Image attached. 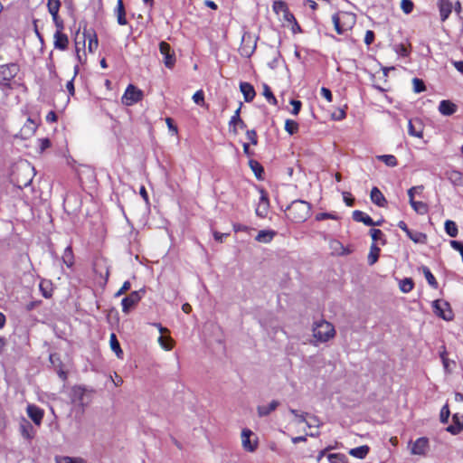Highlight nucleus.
Returning a JSON list of instances; mask_svg holds the SVG:
<instances>
[{
    "instance_id": "f257e3e1",
    "label": "nucleus",
    "mask_w": 463,
    "mask_h": 463,
    "mask_svg": "<svg viewBox=\"0 0 463 463\" xmlns=\"http://www.w3.org/2000/svg\"><path fill=\"white\" fill-rule=\"evenodd\" d=\"M287 216L294 222H304L310 216L311 205L302 200H296L287 208Z\"/></svg>"
},
{
    "instance_id": "f03ea898",
    "label": "nucleus",
    "mask_w": 463,
    "mask_h": 463,
    "mask_svg": "<svg viewBox=\"0 0 463 463\" xmlns=\"http://www.w3.org/2000/svg\"><path fill=\"white\" fill-rule=\"evenodd\" d=\"M18 72L16 64H5L0 66V90L2 94L0 99H5L12 90V80Z\"/></svg>"
},
{
    "instance_id": "7ed1b4c3",
    "label": "nucleus",
    "mask_w": 463,
    "mask_h": 463,
    "mask_svg": "<svg viewBox=\"0 0 463 463\" xmlns=\"http://www.w3.org/2000/svg\"><path fill=\"white\" fill-rule=\"evenodd\" d=\"M332 23L338 34H345L356 23V15L351 12L339 11L333 14Z\"/></svg>"
},
{
    "instance_id": "20e7f679",
    "label": "nucleus",
    "mask_w": 463,
    "mask_h": 463,
    "mask_svg": "<svg viewBox=\"0 0 463 463\" xmlns=\"http://www.w3.org/2000/svg\"><path fill=\"white\" fill-rule=\"evenodd\" d=\"M312 333V335L317 343L328 342L335 335L334 326L324 319L314 322Z\"/></svg>"
},
{
    "instance_id": "39448f33",
    "label": "nucleus",
    "mask_w": 463,
    "mask_h": 463,
    "mask_svg": "<svg viewBox=\"0 0 463 463\" xmlns=\"http://www.w3.org/2000/svg\"><path fill=\"white\" fill-rule=\"evenodd\" d=\"M92 394V389H89L82 385H75L71 388L70 399L75 406L84 409L90 403Z\"/></svg>"
},
{
    "instance_id": "423d86ee",
    "label": "nucleus",
    "mask_w": 463,
    "mask_h": 463,
    "mask_svg": "<svg viewBox=\"0 0 463 463\" xmlns=\"http://www.w3.org/2000/svg\"><path fill=\"white\" fill-rule=\"evenodd\" d=\"M256 49V39L249 33H245L241 38L239 52L241 56L250 58Z\"/></svg>"
},
{
    "instance_id": "0eeeda50",
    "label": "nucleus",
    "mask_w": 463,
    "mask_h": 463,
    "mask_svg": "<svg viewBox=\"0 0 463 463\" xmlns=\"http://www.w3.org/2000/svg\"><path fill=\"white\" fill-rule=\"evenodd\" d=\"M143 98V92L141 90L137 89L136 86L129 84L123 96H122V103L126 106H132L135 103L141 100Z\"/></svg>"
},
{
    "instance_id": "6e6552de",
    "label": "nucleus",
    "mask_w": 463,
    "mask_h": 463,
    "mask_svg": "<svg viewBox=\"0 0 463 463\" xmlns=\"http://www.w3.org/2000/svg\"><path fill=\"white\" fill-rule=\"evenodd\" d=\"M423 186L418 185V186H412L408 190V196H409V202L411 206V208L418 213V214H426L429 211V207L427 203L420 202V201H415L413 199V192H422Z\"/></svg>"
},
{
    "instance_id": "1a4fd4ad",
    "label": "nucleus",
    "mask_w": 463,
    "mask_h": 463,
    "mask_svg": "<svg viewBox=\"0 0 463 463\" xmlns=\"http://www.w3.org/2000/svg\"><path fill=\"white\" fill-rule=\"evenodd\" d=\"M434 313L443 318L444 320L449 321L453 318V313L449 304L445 300H435L432 303Z\"/></svg>"
},
{
    "instance_id": "9d476101",
    "label": "nucleus",
    "mask_w": 463,
    "mask_h": 463,
    "mask_svg": "<svg viewBox=\"0 0 463 463\" xmlns=\"http://www.w3.org/2000/svg\"><path fill=\"white\" fill-rule=\"evenodd\" d=\"M272 8L276 14L281 17L285 22L297 24L294 15L289 12L285 2L281 0L274 1Z\"/></svg>"
},
{
    "instance_id": "9b49d317",
    "label": "nucleus",
    "mask_w": 463,
    "mask_h": 463,
    "mask_svg": "<svg viewBox=\"0 0 463 463\" xmlns=\"http://www.w3.org/2000/svg\"><path fill=\"white\" fill-rule=\"evenodd\" d=\"M410 452L415 456H425L429 449V439L425 437L417 439L409 443Z\"/></svg>"
},
{
    "instance_id": "f8f14e48",
    "label": "nucleus",
    "mask_w": 463,
    "mask_h": 463,
    "mask_svg": "<svg viewBox=\"0 0 463 463\" xmlns=\"http://www.w3.org/2000/svg\"><path fill=\"white\" fill-rule=\"evenodd\" d=\"M160 53L164 56V64L165 67L171 69L175 63V55L171 46L165 43L161 42L159 43Z\"/></svg>"
},
{
    "instance_id": "ddd939ff",
    "label": "nucleus",
    "mask_w": 463,
    "mask_h": 463,
    "mask_svg": "<svg viewBox=\"0 0 463 463\" xmlns=\"http://www.w3.org/2000/svg\"><path fill=\"white\" fill-rule=\"evenodd\" d=\"M253 432L249 429H243L241 431V445L242 448L248 452H254L258 448L257 438L251 439Z\"/></svg>"
},
{
    "instance_id": "4468645a",
    "label": "nucleus",
    "mask_w": 463,
    "mask_h": 463,
    "mask_svg": "<svg viewBox=\"0 0 463 463\" xmlns=\"http://www.w3.org/2000/svg\"><path fill=\"white\" fill-rule=\"evenodd\" d=\"M142 291H133L128 297L124 298L121 301L122 311L128 313L129 310L136 306L142 298Z\"/></svg>"
},
{
    "instance_id": "2eb2a0df",
    "label": "nucleus",
    "mask_w": 463,
    "mask_h": 463,
    "mask_svg": "<svg viewBox=\"0 0 463 463\" xmlns=\"http://www.w3.org/2000/svg\"><path fill=\"white\" fill-rule=\"evenodd\" d=\"M26 412L28 417L33 421L36 426H40L42 424L44 411L43 409L39 408L34 404H28L26 408Z\"/></svg>"
},
{
    "instance_id": "dca6fc26",
    "label": "nucleus",
    "mask_w": 463,
    "mask_h": 463,
    "mask_svg": "<svg viewBox=\"0 0 463 463\" xmlns=\"http://www.w3.org/2000/svg\"><path fill=\"white\" fill-rule=\"evenodd\" d=\"M241 108L236 109L233 116L231 118L229 121V130L234 135L238 134L239 129H245L246 124L240 117Z\"/></svg>"
},
{
    "instance_id": "f3484780",
    "label": "nucleus",
    "mask_w": 463,
    "mask_h": 463,
    "mask_svg": "<svg viewBox=\"0 0 463 463\" xmlns=\"http://www.w3.org/2000/svg\"><path fill=\"white\" fill-rule=\"evenodd\" d=\"M269 209V202L267 194L260 190V196L256 207V214L261 218L267 216Z\"/></svg>"
},
{
    "instance_id": "a211bd4d",
    "label": "nucleus",
    "mask_w": 463,
    "mask_h": 463,
    "mask_svg": "<svg viewBox=\"0 0 463 463\" xmlns=\"http://www.w3.org/2000/svg\"><path fill=\"white\" fill-rule=\"evenodd\" d=\"M37 127L38 123L35 120L29 118L19 132L21 138L27 139L30 137H32L35 133Z\"/></svg>"
},
{
    "instance_id": "6ab92c4d",
    "label": "nucleus",
    "mask_w": 463,
    "mask_h": 463,
    "mask_svg": "<svg viewBox=\"0 0 463 463\" xmlns=\"http://www.w3.org/2000/svg\"><path fill=\"white\" fill-rule=\"evenodd\" d=\"M20 433L23 438L31 440L35 435V430L27 420L23 419L20 422Z\"/></svg>"
},
{
    "instance_id": "aec40b11",
    "label": "nucleus",
    "mask_w": 463,
    "mask_h": 463,
    "mask_svg": "<svg viewBox=\"0 0 463 463\" xmlns=\"http://www.w3.org/2000/svg\"><path fill=\"white\" fill-rule=\"evenodd\" d=\"M53 44L56 49L64 51L67 49L69 44L68 36L62 33V31H56L53 35Z\"/></svg>"
},
{
    "instance_id": "412c9836",
    "label": "nucleus",
    "mask_w": 463,
    "mask_h": 463,
    "mask_svg": "<svg viewBox=\"0 0 463 463\" xmlns=\"http://www.w3.org/2000/svg\"><path fill=\"white\" fill-rule=\"evenodd\" d=\"M279 405L277 400H272L268 404L259 405L257 407V413L259 417H265L274 411Z\"/></svg>"
},
{
    "instance_id": "4be33fe9",
    "label": "nucleus",
    "mask_w": 463,
    "mask_h": 463,
    "mask_svg": "<svg viewBox=\"0 0 463 463\" xmlns=\"http://www.w3.org/2000/svg\"><path fill=\"white\" fill-rule=\"evenodd\" d=\"M240 90L244 97V100L246 102H250L256 96L255 90L253 86L249 82H241Z\"/></svg>"
},
{
    "instance_id": "5701e85b",
    "label": "nucleus",
    "mask_w": 463,
    "mask_h": 463,
    "mask_svg": "<svg viewBox=\"0 0 463 463\" xmlns=\"http://www.w3.org/2000/svg\"><path fill=\"white\" fill-rule=\"evenodd\" d=\"M453 424L447 428V430L451 434H458L463 429V414L456 413L452 417Z\"/></svg>"
},
{
    "instance_id": "b1692460",
    "label": "nucleus",
    "mask_w": 463,
    "mask_h": 463,
    "mask_svg": "<svg viewBox=\"0 0 463 463\" xmlns=\"http://www.w3.org/2000/svg\"><path fill=\"white\" fill-rule=\"evenodd\" d=\"M438 5L441 21L449 18L452 11V4L449 0H438Z\"/></svg>"
},
{
    "instance_id": "393cba45",
    "label": "nucleus",
    "mask_w": 463,
    "mask_h": 463,
    "mask_svg": "<svg viewBox=\"0 0 463 463\" xmlns=\"http://www.w3.org/2000/svg\"><path fill=\"white\" fill-rule=\"evenodd\" d=\"M448 180L455 186H463V174L458 170L452 169L445 173Z\"/></svg>"
},
{
    "instance_id": "a878e982",
    "label": "nucleus",
    "mask_w": 463,
    "mask_h": 463,
    "mask_svg": "<svg viewBox=\"0 0 463 463\" xmlns=\"http://www.w3.org/2000/svg\"><path fill=\"white\" fill-rule=\"evenodd\" d=\"M353 219L355 222H363L367 226L379 225V223H375L368 214L359 210H355L353 212Z\"/></svg>"
},
{
    "instance_id": "bb28decb",
    "label": "nucleus",
    "mask_w": 463,
    "mask_h": 463,
    "mask_svg": "<svg viewBox=\"0 0 463 463\" xmlns=\"http://www.w3.org/2000/svg\"><path fill=\"white\" fill-rule=\"evenodd\" d=\"M457 110V106L449 100H442L439 106V111L444 116H450Z\"/></svg>"
},
{
    "instance_id": "cd10ccee",
    "label": "nucleus",
    "mask_w": 463,
    "mask_h": 463,
    "mask_svg": "<svg viewBox=\"0 0 463 463\" xmlns=\"http://www.w3.org/2000/svg\"><path fill=\"white\" fill-rule=\"evenodd\" d=\"M115 14L118 24L126 25L128 24L125 7L122 0H118L117 6L115 8Z\"/></svg>"
},
{
    "instance_id": "c85d7f7f",
    "label": "nucleus",
    "mask_w": 463,
    "mask_h": 463,
    "mask_svg": "<svg viewBox=\"0 0 463 463\" xmlns=\"http://www.w3.org/2000/svg\"><path fill=\"white\" fill-rule=\"evenodd\" d=\"M86 38H88V40H89V43H88L89 51L90 52H95L99 45V42H98L96 33L94 32H88L87 33H83V42H82L83 45L85 44Z\"/></svg>"
},
{
    "instance_id": "c756f323",
    "label": "nucleus",
    "mask_w": 463,
    "mask_h": 463,
    "mask_svg": "<svg viewBox=\"0 0 463 463\" xmlns=\"http://www.w3.org/2000/svg\"><path fill=\"white\" fill-rule=\"evenodd\" d=\"M370 197H371L372 202L378 206L383 207L386 203L385 197L383 196V193L377 187H373L371 190Z\"/></svg>"
},
{
    "instance_id": "7c9ffc66",
    "label": "nucleus",
    "mask_w": 463,
    "mask_h": 463,
    "mask_svg": "<svg viewBox=\"0 0 463 463\" xmlns=\"http://www.w3.org/2000/svg\"><path fill=\"white\" fill-rule=\"evenodd\" d=\"M369 451H370L369 446L363 445L360 447L351 449L348 453L354 458L363 459L368 455Z\"/></svg>"
},
{
    "instance_id": "2f4dec72",
    "label": "nucleus",
    "mask_w": 463,
    "mask_h": 463,
    "mask_svg": "<svg viewBox=\"0 0 463 463\" xmlns=\"http://www.w3.org/2000/svg\"><path fill=\"white\" fill-rule=\"evenodd\" d=\"M275 235H276V232L273 231L262 230V231L259 232L255 240L261 243H269L273 240Z\"/></svg>"
},
{
    "instance_id": "473e14b6",
    "label": "nucleus",
    "mask_w": 463,
    "mask_h": 463,
    "mask_svg": "<svg viewBox=\"0 0 463 463\" xmlns=\"http://www.w3.org/2000/svg\"><path fill=\"white\" fill-rule=\"evenodd\" d=\"M407 236L415 243H419V244H426L427 243L428 237L423 232L410 230Z\"/></svg>"
},
{
    "instance_id": "72a5a7b5",
    "label": "nucleus",
    "mask_w": 463,
    "mask_h": 463,
    "mask_svg": "<svg viewBox=\"0 0 463 463\" xmlns=\"http://www.w3.org/2000/svg\"><path fill=\"white\" fill-rule=\"evenodd\" d=\"M408 131L409 134L412 137H422V129L420 128V124L419 121L410 120L408 124Z\"/></svg>"
},
{
    "instance_id": "f704fd0d",
    "label": "nucleus",
    "mask_w": 463,
    "mask_h": 463,
    "mask_svg": "<svg viewBox=\"0 0 463 463\" xmlns=\"http://www.w3.org/2000/svg\"><path fill=\"white\" fill-rule=\"evenodd\" d=\"M62 261L69 268L73 266L74 255L71 245L65 248L64 252L62 254Z\"/></svg>"
},
{
    "instance_id": "c9c22d12",
    "label": "nucleus",
    "mask_w": 463,
    "mask_h": 463,
    "mask_svg": "<svg viewBox=\"0 0 463 463\" xmlns=\"http://www.w3.org/2000/svg\"><path fill=\"white\" fill-rule=\"evenodd\" d=\"M157 342L160 345V346L165 351H170L174 348L175 341L169 335H160L157 339Z\"/></svg>"
},
{
    "instance_id": "e433bc0d",
    "label": "nucleus",
    "mask_w": 463,
    "mask_h": 463,
    "mask_svg": "<svg viewBox=\"0 0 463 463\" xmlns=\"http://www.w3.org/2000/svg\"><path fill=\"white\" fill-rule=\"evenodd\" d=\"M376 159L384 163L387 166L394 167L398 165V161L393 155L376 156Z\"/></svg>"
},
{
    "instance_id": "4c0bfd02",
    "label": "nucleus",
    "mask_w": 463,
    "mask_h": 463,
    "mask_svg": "<svg viewBox=\"0 0 463 463\" xmlns=\"http://www.w3.org/2000/svg\"><path fill=\"white\" fill-rule=\"evenodd\" d=\"M379 254H380V248L375 243H372V245L370 247V251L368 254L369 265H373L378 260Z\"/></svg>"
},
{
    "instance_id": "58836bf2",
    "label": "nucleus",
    "mask_w": 463,
    "mask_h": 463,
    "mask_svg": "<svg viewBox=\"0 0 463 463\" xmlns=\"http://www.w3.org/2000/svg\"><path fill=\"white\" fill-rule=\"evenodd\" d=\"M289 412L294 416V421L296 423H306L307 416H309V413L299 411L295 409L289 408Z\"/></svg>"
},
{
    "instance_id": "ea45409f",
    "label": "nucleus",
    "mask_w": 463,
    "mask_h": 463,
    "mask_svg": "<svg viewBox=\"0 0 463 463\" xmlns=\"http://www.w3.org/2000/svg\"><path fill=\"white\" fill-rule=\"evenodd\" d=\"M420 269H421L425 279H427L428 283L432 288H437V287H438L437 280H436L435 277L433 276V274L431 273V271L430 270V269L426 266H422Z\"/></svg>"
},
{
    "instance_id": "a19ab883",
    "label": "nucleus",
    "mask_w": 463,
    "mask_h": 463,
    "mask_svg": "<svg viewBox=\"0 0 463 463\" xmlns=\"http://www.w3.org/2000/svg\"><path fill=\"white\" fill-rule=\"evenodd\" d=\"M326 458L329 463H347V458L342 453H330Z\"/></svg>"
},
{
    "instance_id": "79ce46f5",
    "label": "nucleus",
    "mask_w": 463,
    "mask_h": 463,
    "mask_svg": "<svg viewBox=\"0 0 463 463\" xmlns=\"http://www.w3.org/2000/svg\"><path fill=\"white\" fill-rule=\"evenodd\" d=\"M370 234L373 240V243L376 244L378 241H380L383 245L385 244L384 234L381 230L372 229L370 231Z\"/></svg>"
},
{
    "instance_id": "37998d69",
    "label": "nucleus",
    "mask_w": 463,
    "mask_h": 463,
    "mask_svg": "<svg viewBox=\"0 0 463 463\" xmlns=\"http://www.w3.org/2000/svg\"><path fill=\"white\" fill-rule=\"evenodd\" d=\"M109 343L111 349L116 353L117 356L121 357L123 352L115 334L110 335Z\"/></svg>"
},
{
    "instance_id": "c03bdc74",
    "label": "nucleus",
    "mask_w": 463,
    "mask_h": 463,
    "mask_svg": "<svg viewBox=\"0 0 463 463\" xmlns=\"http://www.w3.org/2000/svg\"><path fill=\"white\" fill-rule=\"evenodd\" d=\"M56 463H86L81 458H71L68 456H60L55 458Z\"/></svg>"
},
{
    "instance_id": "a18cd8bd",
    "label": "nucleus",
    "mask_w": 463,
    "mask_h": 463,
    "mask_svg": "<svg viewBox=\"0 0 463 463\" xmlns=\"http://www.w3.org/2000/svg\"><path fill=\"white\" fill-rule=\"evenodd\" d=\"M262 89H263V96L266 98V99L268 100L269 103L272 104V105H276L277 104V99L276 97L273 95L270 88L266 84L264 83L262 85Z\"/></svg>"
},
{
    "instance_id": "49530a36",
    "label": "nucleus",
    "mask_w": 463,
    "mask_h": 463,
    "mask_svg": "<svg viewBox=\"0 0 463 463\" xmlns=\"http://www.w3.org/2000/svg\"><path fill=\"white\" fill-rule=\"evenodd\" d=\"M298 122H296L295 120L293 119H286L285 121V130L289 134V135H294L295 133H297L298 131Z\"/></svg>"
},
{
    "instance_id": "de8ad7c7",
    "label": "nucleus",
    "mask_w": 463,
    "mask_h": 463,
    "mask_svg": "<svg viewBox=\"0 0 463 463\" xmlns=\"http://www.w3.org/2000/svg\"><path fill=\"white\" fill-rule=\"evenodd\" d=\"M400 289L403 293H409L413 288V281L411 279H403L399 284Z\"/></svg>"
},
{
    "instance_id": "09e8293b",
    "label": "nucleus",
    "mask_w": 463,
    "mask_h": 463,
    "mask_svg": "<svg viewBox=\"0 0 463 463\" xmlns=\"http://www.w3.org/2000/svg\"><path fill=\"white\" fill-rule=\"evenodd\" d=\"M445 231L450 237L458 235V227L453 221L448 220L445 222Z\"/></svg>"
},
{
    "instance_id": "8fccbe9b",
    "label": "nucleus",
    "mask_w": 463,
    "mask_h": 463,
    "mask_svg": "<svg viewBox=\"0 0 463 463\" xmlns=\"http://www.w3.org/2000/svg\"><path fill=\"white\" fill-rule=\"evenodd\" d=\"M48 11L51 14H55V13H59L61 7L60 0H48L47 2Z\"/></svg>"
},
{
    "instance_id": "3c124183",
    "label": "nucleus",
    "mask_w": 463,
    "mask_h": 463,
    "mask_svg": "<svg viewBox=\"0 0 463 463\" xmlns=\"http://www.w3.org/2000/svg\"><path fill=\"white\" fill-rule=\"evenodd\" d=\"M306 425L309 429L314 428V427L319 428L322 425V422L317 416L309 415V416H307Z\"/></svg>"
},
{
    "instance_id": "603ef678",
    "label": "nucleus",
    "mask_w": 463,
    "mask_h": 463,
    "mask_svg": "<svg viewBox=\"0 0 463 463\" xmlns=\"http://www.w3.org/2000/svg\"><path fill=\"white\" fill-rule=\"evenodd\" d=\"M413 3L411 0H402L401 1V8L404 14H409L413 10Z\"/></svg>"
},
{
    "instance_id": "864d4df0",
    "label": "nucleus",
    "mask_w": 463,
    "mask_h": 463,
    "mask_svg": "<svg viewBox=\"0 0 463 463\" xmlns=\"http://www.w3.org/2000/svg\"><path fill=\"white\" fill-rule=\"evenodd\" d=\"M412 85H413V90L416 93L422 92L425 90L424 82L418 78H414L412 80Z\"/></svg>"
},
{
    "instance_id": "5fc2aeb1",
    "label": "nucleus",
    "mask_w": 463,
    "mask_h": 463,
    "mask_svg": "<svg viewBox=\"0 0 463 463\" xmlns=\"http://www.w3.org/2000/svg\"><path fill=\"white\" fill-rule=\"evenodd\" d=\"M329 244L330 248L336 253L341 254L344 252V246L340 241L336 240H331Z\"/></svg>"
},
{
    "instance_id": "6e6d98bb",
    "label": "nucleus",
    "mask_w": 463,
    "mask_h": 463,
    "mask_svg": "<svg viewBox=\"0 0 463 463\" xmlns=\"http://www.w3.org/2000/svg\"><path fill=\"white\" fill-rule=\"evenodd\" d=\"M450 411L449 406L446 404L441 408L439 418L442 423H447L449 420Z\"/></svg>"
},
{
    "instance_id": "4d7b16f0",
    "label": "nucleus",
    "mask_w": 463,
    "mask_h": 463,
    "mask_svg": "<svg viewBox=\"0 0 463 463\" xmlns=\"http://www.w3.org/2000/svg\"><path fill=\"white\" fill-rule=\"evenodd\" d=\"M326 219L338 220L339 217L335 213H320L316 215L317 221H323Z\"/></svg>"
},
{
    "instance_id": "13d9d810",
    "label": "nucleus",
    "mask_w": 463,
    "mask_h": 463,
    "mask_svg": "<svg viewBox=\"0 0 463 463\" xmlns=\"http://www.w3.org/2000/svg\"><path fill=\"white\" fill-rule=\"evenodd\" d=\"M193 100L197 105H201V106L203 105V103H204V94H203V91L202 90H197L193 95Z\"/></svg>"
},
{
    "instance_id": "bf43d9fd",
    "label": "nucleus",
    "mask_w": 463,
    "mask_h": 463,
    "mask_svg": "<svg viewBox=\"0 0 463 463\" xmlns=\"http://www.w3.org/2000/svg\"><path fill=\"white\" fill-rule=\"evenodd\" d=\"M250 165L253 172L255 173L256 176L260 177V174L263 172L262 166L257 161L253 160L250 162Z\"/></svg>"
},
{
    "instance_id": "052dcab7",
    "label": "nucleus",
    "mask_w": 463,
    "mask_h": 463,
    "mask_svg": "<svg viewBox=\"0 0 463 463\" xmlns=\"http://www.w3.org/2000/svg\"><path fill=\"white\" fill-rule=\"evenodd\" d=\"M52 17V21L56 26V31H62L63 30V22L61 20L59 14L55 13V14H51Z\"/></svg>"
},
{
    "instance_id": "680f3d73",
    "label": "nucleus",
    "mask_w": 463,
    "mask_h": 463,
    "mask_svg": "<svg viewBox=\"0 0 463 463\" xmlns=\"http://www.w3.org/2000/svg\"><path fill=\"white\" fill-rule=\"evenodd\" d=\"M246 137L247 138L249 139V141L252 144V145H257L258 143V138H257V133L255 130L251 129V130H247L246 132Z\"/></svg>"
},
{
    "instance_id": "e2e57ef3",
    "label": "nucleus",
    "mask_w": 463,
    "mask_h": 463,
    "mask_svg": "<svg viewBox=\"0 0 463 463\" xmlns=\"http://www.w3.org/2000/svg\"><path fill=\"white\" fill-rule=\"evenodd\" d=\"M131 284L129 281H125L122 285V287L116 292L115 297L118 298L124 293H126L128 290L130 289Z\"/></svg>"
},
{
    "instance_id": "0e129e2a",
    "label": "nucleus",
    "mask_w": 463,
    "mask_h": 463,
    "mask_svg": "<svg viewBox=\"0 0 463 463\" xmlns=\"http://www.w3.org/2000/svg\"><path fill=\"white\" fill-rule=\"evenodd\" d=\"M396 53L401 56H407L409 54V52L404 44H398L394 48Z\"/></svg>"
},
{
    "instance_id": "69168bd1",
    "label": "nucleus",
    "mask_w": 463,
    "mask_h": 463,
    "mask_svg": "<svg viewBox=\"0 0 463 463\" xmlns=\"http://www.w3.org/2000/svg\"><path fill=\"white\" fill-rule=\"evenodd\" d=\"M38 143H39L41 152L44 151L46 148L50 147V146H51V141L49 138H41L38 140Z\"/></svg>"
},
{
    "instance_id": "338daca9",
    "label": "nucleus",
    "mask_w": 463,
    "mask_h": 463,
    "mask_svg": "<svg viewBox=\"0 0 463 463\" xmlns=\"http://www.w3.org/2000/svg\"><path fill=\"white\" fill-rule=\"evenodd\" d=\"M346 114L345 109H339L336 112L332 114V118L335 120H342L345 118Z\"/></svg>"
},
{
    "instance_id": "774afa93",
    "label": "nucleus",
    "mask_w": 463,
    "mask_h": 463,
    "mask_svg": "<svg viewBox=\"0 0 463 463\" xmlns=\"http://www.w3.org/2000/svg\"><path fill=\"white\" fill-rule=\"evenodd\" d=\"M374 41V33L371 30L366 31L365 36H364V43L367 45H370Z\"/></svg>"
}]
</instances>
